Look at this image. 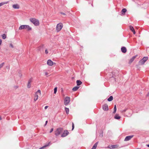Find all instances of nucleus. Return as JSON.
<instances>
[{"label": "nucleus", "instance_id": "f257e3e1", "mask_svg": "<svg viewBox=\"0 0 149 149\" xmlns=\"http://www.w3.org/2000/svg\"><path fill=\"white\" fill-rule=\"evenodd\" d=\"M19 30L25 29L28 31H30L31 30V28L29 25H24L20 26L19 27Z\"/></svg>", "mask_w": 149, "mask_h": 149}, {"label": "nucleus", "instance_id": "f03ea898", "mask_svg": "<svg viewBox=\"0 0 149 149\" xmlns=\"http://www.w3.org/2000/svg\"><path fill=\"white\" fill-rule=\"evenodd\" d=\"M63 130V129L62 128L59 127L57 128L55 132V134L56 136H58L60 135Z\"/></svg>", "mask_w": 149, "mask_h": 149}, {"label": "nucleus", "instance_id": "7ed1b4c3", "mask_svg": "<svg viewBox=\"0 0 149 149\" xmlns=\"http://www.w3.org/2000/svg\"><path fill=\"white\" fill-rule=\"evenodd\" d=\"M30 21L33 24L36 26H38L39 24V22L37 19H30Z\"/></svg>", "mask_w": 149, "mask_h": 149}, {"label": "nucleus", "instance_id": "20e7f679", "mask_svg": "<svg viewBox=\"0 0 149 149\" xmlns=\"http://www.w3.org/2000/svg\"><path fill=\"white\" fill-rule=\"evenodd\" d=\"M63 24L61 23L58 24L56 26V30L57 32L61 30L63 27Z\"/></svg>", "mask_w": 149, "mask_h": 149}, {"label": "nucleus", "instance_id": "39448f33", "mask_svg": "<svg viewBox=\"0 0 149 149\" xmlns=\"http://www.w3.org/2000/svg\"><path fill=\"white\" fill-rule=\"evenodd\" d=\"M148 59V57H144L139 62V63L140 65L143 64Z\"/></svg>", "mask_w": 149, "mask_h": 149}, {"label": "nucleus", "instance_id": "423d86ee", "mask_svg": "<svg viewBox=\"0 0 149 149\" xmlns=\"http://www.w3.org/2000/svg\"><path fill=\"white\" fill-rule=\"evenodd\" d=\"M70 102V97H65L64 101V103L65 105H67Z\"/></svg>", "mask_w": 149, "mask_h": 149}, {"label": "nucleus", "instance_id": "0eeeda50", "mask_svg": "<svg viewBox=\"0 0 149 149\" xmlns=\"http://www.w3.org/2000/svg\"><path fill=\"white\" fill-rule=\"evenodd\" d=\"M69 134V132L67 130H65L64 131L63 134L61 135V137H63L66 136Z\"/></svg>", "mask_w": 149, "mask_h": 149}, {"label": "nucleus", "instance_id": "6e6552de", "mask_svg": "<svg viewBox=\"0 0 149 149\" xmlns=\"http://www.w3.org/2000/svg\"><path fill=\"white\" fill-rule=\"evenodd\" d=\"M47 64L49 66H52L54 64H55V63H54L51 60H48L47 62Z\"/></svg>", "mask_w": 149, "mask_h": 149}, {"label": "nucleus", "instance_id": "1a4fd4ad", "mask_svg": "<svg viewBox=\"0 0 149 149\" xmlns=\"http://www.w3.org/2000/svg\"><path fill=\"white\" fill-rule=\"evenodd\" d=\"M133 136H134L133 135H131V136H127L124 139V141H127L130 140L133 137Z\"/></svg>", "mask_w": 149, "mask_h": 149}, {"label": "nucleus", "instance_id": "9d476101", "mask_svg": "<svg viewBox=\"0 0 149 149\" xmlns=\"http://www.w3.org/2000/svg\"><path fill=\"white\" fill-rule=\"evenodd\" d=\"M102 108L105 111L108 110L109 109L108 106L107 104H104Z\"/></svg>", "mask_w": 149, "mask_h": 149}, {"label": "nucleus", "instance_id": "9b49d317", "mask_svg": "<svg viewBox=\"0 0 149 149\" xmlns=\"http://www.w3.org/2000/svg\"><path fill=\"white\" fill-rule=\"evenodd\" d=\"M118 146L117 145H111V146H109L108 148L110 149H114L117 148Z\"/></svg>", "mask_w": 149, "mask_h": 149}, {"label": "nucleus", "instance_id": "f8f14e48", "mask_svg": "<svg viewBox=\"0 0 149 149\" xmlns=\"http://www.w3.org/2000/svg\"><path fill=\"white\" fill-rule=\"evenodd\" d=\"M137 56V55H136L135 56H133L130 60L129 61V63H131L134 60V59L136 58V56Z\"/></svg>", "mask_w": 149, "mask_h": 149}, {"label": "nucleus", "instance_id": "ddd939ff", "mask_svg": "<svg viewBox=\"0 0 149 149\" xmlns=\"http://www.w3.org/2000/svg\"><path fill=\"white\" fill-rule=\"evenodd\" d=\"M130 29L133 32L134 34H135V31L133 26H130Z\"/></svg>", "mask_w": 149, "mask_h": 149}, {"label": "nucleus", "instance_id": "4468645a", "mask_svg": "<svg viewBox=\"0 0 149 149\" xmlns=\"http://www.w3.org/2000/svg\"><path fill=\"white\" fill-rule=\"evenodd\" d=\"M127 11V10L125 8H123L121 10V15H124L125 12Z\"/></svg>", "mask_w": 149, "mask_h": 149}, {"label": "nucleus", "instance_id": "2eb2a0df", "mask_svg": "<svg viewBox=\"0 0 149 149\" xmlns=\"http://www.w3.org/2000/svg\"><path fill=\"white\" fill-rule=\"evenodd\" d=\"M121 50L122 52L124 53H125L127 52L126 48L125 47H122L121 48Z\"/></svg>", "mask_w": 149, "mask_h": 149}, {"label": "nucleus", "instance_id": "dca6fc26", "mask_svg": "<svg viewBox=\"0 0 149 149\" xmlns=\"http://www.w3.org/2000/svg\"><path fill=\"white\" fill-rule=\"evenodd\" d=\"M13 7L14 9H19V6L17 4H14L13 6Z\"/></svg>", "mask_w": 149, "mask_h": 149}, {"label": "nucleus", "instance_id": "f3484780", "mask_svg": "<svg viewBox=\"0 0 149 149\" xmlns=\"http://www.w3.org/2000/svg\"><path fill=\"white\" fill-rule=\"evenodd\" d=\"M60 13L61 14V15L63 17H65V16L67 15L66 13L61 12Z\"/></svg>", "mask_w": 149, "mask_h": 149}, {"label": "nucleus", "instance_id": "a211bd4d", "mask_svg": "<svg viewBox=\"0 0 149 149\" xmlns=\"http://www.w3.org/2000/svg\"><path fill=\"white\" fill-rule=\"evenodd\" d=\"M38 95L36 94H35V95L34 96V101H36L38 98Z\"/></svg>", "mask_w": 149, "mask_h": 149}, {"label": "nucleus", "instance_id": "6ab92c4d", "mask_svg": "<svg viewBox=\"0 0 149 149\" xmlns=\"http://www.w3.org/2000/svg\"><path fill=\"white\" fill-rule=\"evenodd\" d=\"M98 144V142L95 143L91 149H96Z\"/></svg>", "mask_w": 149, "mask_h": 149}, {"label": "nucleus", "instance_id": "aec40b11", "mask_svg": "<svg viewBox=\"0 0 149 149\" xmlns=\"http://www.w3.org/2000/svg\"><path fill=\"white\" fill-rule=\"evenodd\" d=\"M77 83V86H79L82 83V82L79 80H77L76 81Z\"/></svg>", "mask_w": 149, "mask_h": 149}, {"label": "nucleus", "instance_id": "412c9836", "mask_svg": "<svg viewBox=\"0 0 149 149\" xmlns=\"http://www.w3.org/2000/svg\"><path fill=\"white\" fill-rule=\"evenodd\" d=\"M114 118L116 119H119L120 118V117L118 114H116Z\"/></svg>", "mask_w": 149, "mask_h": 149}, {"label": "nucleus", "instance_id": "4be33fe9", "mask_svg": "<svg viewBox=\"0 0 149 149\" xmlns=\"http://www.w3.org/2000/svg\"><path fill=\"white\" fill-rule=\"evenodd\" d=\"M79 88V86H75L72 88V90L73 91H77L78 89Z\"/></svg>", "mask_w": 149, "mask_h": 149}, {"label": "nucleus", "instance_id": "5701e85b", "mask_svg": "<svg viewBox=\"0 0 149 149\" xmlns=\"http://www.w3.org/2000/svg\"><path fill=\"white\" fill-rule=\"evenodd\" d=\"M65 111L66 113L68 114L69 113V110L68 108L65 107Z\"/></svg>", "mask_w": 149, "mask_h": 149}, {"label": "nucleus", "instance_id": "b1692460", "mask_svg": "<svg viewBox=\"0 0 149 149\" xmlns=\"http://www.w3.org/2000/svg\"><path fill=\"white\" fill-rule=\"evenodd\" d=\"M113 99V97L112 96H110L108 99L107 100L109 101H111Z\"/></svg>", "mask_w": 149, "mask_h": 149}, {"label": "nucleus", "instance_id": "393cba45", "mask_svg": "<svg viewBox=\"0 0 149 149\" xmlns=\"http://www.w3.org/2000/svg\"><path fill=\"white\" fill-rule=\"evenodd\" d=\"M114 111L113 112V113H115L116 111V105H115L114 107Z\"/></svg>", "mask_w": 149, "mask_h": 149}, {"label": "nucleus", "instance_id": "a878e982", "mask_svg": "<svg viewBox=\"0 0 149 149\" xmlns=\"http://www.w3.org/2000/svg\"><path fill=\"white\" fill-rule=\"evenodd\" d=\"M7 3V2H5L0 3V7L1 6L3 5H4L5 4Z\"/></svg>", "mask_w": 149, "mask_h": 149}, {"label": "nucleus", "instance_id": "bb28decb", "mask_svg": "<svg viewBox=\"0 0 149 149\" xmlns=\"http://www.w3.org/2000/svg\"><path fill=\"white\" fill-rule=\"evenodd\" d=\"M2 36L3 39H4L6 38V35L4 34H2Z\"/></svg>", "mask_w": 149, "mask_h": 149}, {"label": "nucleus", "instance_id": "cd10ccee", "mask_svg": "<svg viewBox=\"0 0 149 149\" xmlns=\"http://www.w3.org/2000/svg\"><path fill=\"white\" fill-rule=\"evenodd\" d=\"M48 146V145H45L42 146V147L40 148H39V149H43V148L46 147H47Z\"/></svg>", "mask_w": 149, "mask_h": 149}, {"label": "nucleus", "instance_id": "c85d7f7f", "mask_svg": "<svg viewBox=\"0 0 149 149\" xmlns=\"http://www.w3.org/2000/svg\"><path fill=\"white\" fill-rule=\"evenodd\" d=\"M27 87L28 88H30L31 87V83H28L27 85Z\"/></svg>", "mask_w": 149, "mask_h": 149}, {"label": "nucleus", "instance_id": "c756f323", "mask_svg": "<svg viewBox=\"0 0 149 149\" xmlns=\"http://www.w3.org/2000/svg\"><path fill=\"white\" fill-rule=\"evenodd\" d=\"M57 91V87H55L54 88V94H56Z\"/></svg>", "mask_w": 149, "mask_h": 149}, {"label": "nucleus", "instance_id": "7c9ffc66", "mask_svg": "<svg viewBox=\"0 0 149 149\" xmlns=\"http://www.w3.org/2000/svg\"><path fill=\"white\" fill-rule=\"evenodd\" d=\"M38 93H39V94H40H40H41V91H40V90H38V91H37L36 92V93H35V94H38Z\"/></svg>", "mask_w": 149, "mask_h": 149}, {"label": "nucleus", "instance_id": "2f4dec72", "mask_svg": "<svg viewBox=\"0 0 149 149\" xmlns=\"http://www.w3.org/2000/svg\"><path fill=\"white\" fill-rule=\"evenodd\" d=\"M32 78H30L28 81V83H31L32 81Z\"/></svg>", "mask_w": 149, "mask_h": 149}, {"label": "nucleus", "instance_id": "473e14b6", "mask_svg": "<svg viewBox=\"0 0 149 149\" xmlns=\"http://www.w3.org/2000/svg\"><path fill=\"white\" fill-rule=\"evenodd\" d=\"M4 64V63H3L0 64V69L2 68Z\"/></svg>", "mask_w": 149, "mask_h": 149}, {"label": "nucleus", "instance_id": "72a5a7b5", "mask_svg": "<svg viewBox=\"0 0 149 149\" xmlns=\"http://www.w3.org/2000/svg\"><path fill=\"white\" fill-rule=\"evenodd\" d=\"M74 128V123H72V130H73Z\"/></svg>", "mask_w": 149, "mask_h": 149}, {"label": "nucleus", "instance_id": "f704fd0d", "mask_svg": "<svg viewBox=\"0 0 149 149\" xmlns=\"http://www.w3.org/2000/svg\"><path fill=\"white\" fill-rule=\"evenodd\" d=\"M53 130V128H52L51 129L50 131V133H51L52 132V131Z\"/></svg>", "mask_w": 149, "mask_h": 149}, {"label": "nucleus", "instance_id": "c9c22d12", "mask_svg": "<svg viewBox=\"0 0 149 149\" xmlns=\"http://www.w3.org/2000/svg\"><path fill=\"white\" fill-rule=\"evenodd\" d=\"M10 47H12V48H13V45L12 44H10Z\"/></svg>", "mask_w": 149, "mask_h": 149}, {"label": "nucleus", "instance_id": "e433bc0d", "mask_svg": "<svg viewBox=\"0 0 149 149\" xmlns=\"http://www.w3.org/2000/svg\"><path fill=\"white\" fill-rule=\"evenodd\" d=\"M45 53L46 54H47L48 53V51L47 49H46L45 51Z\"/></svg>", "mask_w": 149, "mask_h": 149}, {"label": "nucleus", "instance_id": "4c0bfd02", "mask_svg": "<svg viewBox=\"0 0 149 149\" xmlns=\"http://www.w3.org/2000/svg\"><path fill=\"white\" fill-rule=\"evenodd\" d=\"M127 110V109H124L122 111V112H125L126 110Z\"/></svg>", "mask_w": 149, "mask_h": 149}, {"label": "nucleus", "instance_id": "58836bf2", "mask_svg": "<svg viewBox=\"0 0 149 149\" xmlns=\"http://www.w3.org/2000/svg\"><path fill=\"white\" fill-rule=\"evenodd\" d=\"M47 122H48V121L47 120V121H46L45 123V125H46L47 124Z\"/></svg>", "mask_w": 149, "mask_h": 149}, {"label": "nucleus", "instance_id": "ea45409f", "mask_svg": "<svg viewBox=\"0 0 149 149\" xmlns=\"http://www.w3.org/2000/svg\"><path fill=\"white\" fill-rule=\"evenodd\" d=\"M48 107V106H46L45 107V109H47Z\"/></svg>", "mask_w": 149, "mask_h": 149}, {"label": "nucleus", "instance_id": "a19ab883", "mask_svg": "<svg viewBox=\"0 0 149 149\" xmlns=\"http://www.w3.org/2000/svg\"><path fill=\"white\" fill-rule=\"evenodd\" d=\"M19 76L20 77H21L22 76V74L20 73H19Z\"/></svg>", "mask_w": 149, "mask_h": 149}, {"label": "nucleus", "instance_id": "79ce46f5", "mask_svg": "<svg viewBox=\"0 0 149 149\" xmlns=\"http://www.w3.org/2000/svg\"><path fill=\"white\" fill-rule=\"evenodd\" d=\"M2 42V40L1 39H0V45H1Z\"/></svg>", "mask_w": 149, "mask_h": 149}, {"label": "nucleus", "instance_id": "37998d69", "mask_svg": "<svg viewBox=\"0 0 149 149\" xmlns=\"http://www.w3.org/2000/svg\"><path fill=\"white\" fill-rule=\"evenodd\" d=\"M149 96V92L148 93V94L147 95V96Z\"/></svg>", "mask_w": 149, "mask_h": 149}, {"label": "nucleus", "instance_id": "c03bdc74", "mask_svg": "<svg viewBox=\"0 0 149 149\" xmlns=\"http://www.w3.org/2000/svg\"><path fill=\"white\" fill-rule=\"evenodd\" d=\"M146 146H147L149 147V144H147V145H146Z\"/></svg>", "mask_w": 149, "mask_h": 149}, {"label": "nucleus", "instance_id": "a18cd8bd", "mask_svg": "<svg viewBox=\"0 0 149 149\" xmlns=\"http://www.w3.org/2000/svg\"><path fill=\"white\" fill-rule=\"evenodd\" d=\"M47 74H48V73H47V72H46V73H45V75H47Z\"/></svg>", "mask_w": 149, "mask_h": 149}, {"label": "nucleus", "instance_id": "49530a36", "mask_svg": "<svg viewBox=\"0 0 149 149\" xmlns=\"http://www.w3.org/2000/svg\"><path fill=\"white\" fill-rule=\"evenodd\" d=\"M2 119V118H1V117L0 116V120H1Z\"/></svg>", "mask_w": 149, "mask_h": 149}, {"label": "nucleus", "instance_id": "de8ad7c7", "mask_svg": "<svg viewBox=\"0 0 149 149\" xmlns=\"http://www.w3.org/2000/svg\"><path fill=\"white\" fill-rule=\"evenodd\" d=\"M18 88V87H17V86L16 87V88Z\"/></svg>", "mask_w": 149, "mask_h": 149}, {"label": "nucleus", "instance_id": "09e8293b", "mask_svg": "<svg viewBox=\"0 0 149 149\" xmlns=\"http://www.w3.org/2000/svg\"><path fill=\"white\" fill-rule=\"evenodd\" d=\"M31 19H34V18H31Z\"/></svg>", "mask_w": 149, "mask_h": 149}]
</instances>
